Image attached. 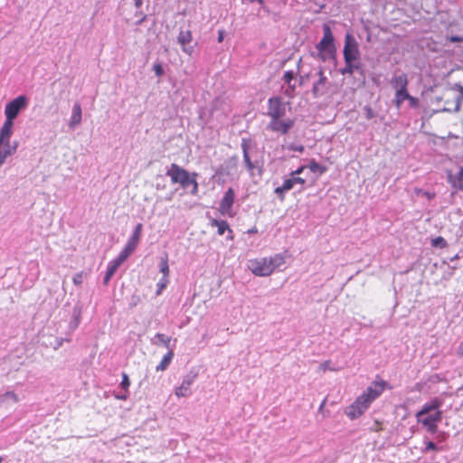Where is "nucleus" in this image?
Listing matches in <instances>:
<instances>
[{
    "mask_svg": "<svg viewBox=\"0 0 463 463\" xmlns=\"http://www.w3.org/2000/svg\"><path fill=\"white\" fill-rule=\"evenodd\" d=\"M383 390L384 383H373L345 410V413L351 420L359 418Z\"/></svg>",
    "mask_w": 463,
    "mask_h": 463,
    "instance_id": "1",
    "label": "nucleus"
},
{
    "mask_svg": "<svg viewBox=\"0 0 463 463\" xmlns=\"http://www.w3.org/2000/svg\"><path fill=\"white\" fill-rule=\"evenodd\" d=\"M442 401L434 398L423 404L421 409L415 414L418 423L422 424L428 432L434 434L438 430V424L442 420L443 412L440 411Z\"/></svg>",
    "mask_w": 463,
    "mask_h": 463,
    "instance_id": "2",
    "label": "nucleus"
},
{
    "mask_svg": "<svg viewBox=\"0 0 463 463\" xmlns=\"http://www.w3.org/2000/svg\"><path fill=\"white\" fill-rule=\"evenodd\" d=\"M165 175L171 178L173 184H179L183 189L186 190L191 187V194L196 195L198 194L197 173H189L186 169L174 163L167 169Z\"/></svg>",
    "mask_w": 463,
    "mask_h": 463,
    "instance_id": "3",
    "label": "nucleus"
},
{
    "mask_svg": "<svg viewBox=\"0 0 463 463\" xmlns=\"http://www.w3.org/2000/svg\"><path fill=\"white\" fill-rule=\"evenodd\" d=\"M463 101V86L459 83L453 84L444 95V108L446 112H458Z\"/></svg>",
    "mask_w": 463,
    "mask_h": 463,
    "instance_id": "4",
    "label": "nucleus"
},
{
    "mask_svg": "<svg viewBox=\"0 0 463 463\" xmlns=\"http://www.w3.org/2000/svg\"><path fill=\"white\" fill-rule=\"evenodd\" d=\"M323 32V38L317 44V49L319 51L321 58L325 61L326 58L334 56L335 48L334 44V36L327 24H324Z\"/></svg>",
    "mask_w": 463,
    "mask_h": 463,
    "instance_id": "5",
    "label": "nucleus"
},
{
    "mask_svg": "<svg viewBox=\"0 0 463 463\" xmlns=\"http://www.w3.org/2000/svg\"><path fill=\"white\" fill-rule=\"evenodd\" d=\"M28 105V99L24 95H20L5 105V120L14 122L20 111L24 109Z\"/></svg>",
    "mask_w": 463,
    "mask_h": 463,
    "instance_id": "6",
    "label": "nucleus"
},
{
    "mask_svg": "<svg viewBox=\"0 0 463 463\" xmlns=\"http://www.w3.org/2000/svg\"><path fill=\"white\" fill-rule=\"evenodd\" d=\"M286 114V105L280 97H271L268 99V110L266 115L271 120L279 119Z\"/></svg>",
    "mask_w": 463,
    "mask_h": 463,
    "instance_id": "7",
    "label": "nucleus"
},
{
    "mask_svg": "<svg viewBox=\"0 0 463 463\" xmlns=\"http://www.w3.org/2000/svg\"><path fill=\"white\" fill-rule=\"evenodd\" d=\"M343 52L345 62H349V61H359L360 52L358 45L354 38L350 33L345 35Z\"/></svg>",
    "mask_w": 463,
    "mask_h": 463,
    "instance_id": "8",
    "label": "nucleus"
},
{
    "mask_svg": "<svg viewBox=\"0 0 463 463\" xmlns=\"http://www.w3.org/2000/svg\"><path fill=\"white\" fill-rule=\"evenodd\" d=\"M249 269L253 274L260 277L269 276L272 273V267L269 266L268 258L250 260Z\"/></svg>",
    "mask_w": 463,
    "mask_h": 463,
    "instance_id": "9",
    "label": "nucleus"
},
{
    "mask_svg": "<svg viewBox=\"0 0 463 463\" xmlns=\"http://www.w3.org/2000/svg\"><path fill=\"white\" fill-rule=\"evenodd\" d=\"M317 75H318V80L314 82L313 87H312V94H313L314 98H319V97L325 95L328 90V88L326 86L327 78L324 74V71L322 68L319 69Z\"/></svg>",
    "mask_w": 463,
    "mask_h": 463,
    "instance_id": "10",
    "label": "nucleus"
},
{
    "mask_svg": "<svg viewBox=\"0 0 463 463\" xmlns=\"http://www.w3.org/2000/svg\"><path fill=\"white\" fill-rule=\"evenodd\" d=\"M196 376H197V374L193 372H190L189 373H187L184 377L181 385L175 389V395L177 397H187V396L191 395L192 392H191L190 387L194 383Z\"/></svg>",
    "mask_w": 463,
    "mask_h": 463,
    "instance_id": "11",
    "label": "nucleus"
},
{
    "mask_svg": "<svg viewBox=\"0 0 463 463\" xmlns=\"http://www.w3.org/2000/svg\"><path fill=\"white\" fill-rule=\"evenodd\" d=\"M293 126H294V121L291 119H288V120L273 119L269 123L268 129L274 131V132H279V133L285 135L289 131V129Z\"/></svg>",
    "mask_w": 463,
    "mask_h": 463,
    "instance_id": "12",
    "label": "nucleus"
},
{
    "mask_svg": "<svg viewBox=\"0 0 463 463\" xmlns=\"http://www.w3.org/2000/svg\"><path fill=\"white\" fill-rule=\"evenodd\" d=\"M192 41V33L189 30L184 31L181 30L179 32L177 42L182 46V50L184 52L188 55H192L194 52V47L189 45Z\"/></svg>",
    "mask_w": 463,
    "mask_h": 463,
    "instance_id": "13",
    "label": "nucleus"
},
{
    "mask_svg": "<svg viewBox=\"0 0 463 463\" xmlns=\"http://www.w3.org/2000/svg\"><path fill=\"white\" fill-rule=\"evenodd\" d=\"M234 199H235L234 190L232 188H229L225 192L222 199L220 202V212L223 214L229 213L231 212L232 204L234 203Z\"/></svg>",
    "mask_w": 463,
    "mask_h": 463,
    "instance_id": "14",
    "label": "nucleus"
},
{
    "mask_svg": "<svg viewBox=\"0 0 463 463\" xmlns=\"http://www.w3.org/2000/svg\"><path fill=\"white\" fill-rule=\"evenodd\" d=\"M241 150H242V154H243V160L246 165L247 170L250 172V174L251 175H253L254 171L257 168V165H255V163H253L251 161L250 156V152H249L250 141L243 138L241 140Z\"/></svg>",
    "mask_w": 463,
    "mask_h": 463,
    "instance_id": "15",
    "label": "nucleus"
},
{
    "mask_svg": "<svg viewBox=\"0 0 463 463\" xmlns=\"http://www.w3.org/2000/svg\"><path fill=\"white\" fill-rule=\"evenodd\" d=\"M355 71L359 72L364 79V72L360 61H349V62H345V66L340 70L342 75H352Z\"/></svg>",
    "mask_w": 463,
    "mask_h": 463,
    "instance_id": "16",
    "label": "nucleus"
},
{
    "mask_svg": "<svg viewBox=\"0 0 463 463\" xmlns=\"http://www.w3.org/2000/svg\"><path fill=\"white\" fill-rule=\"evenodd\" d=\"M448 181L452 187L463 191V167L460 166L455 175L449 172L448 174Z\"/></svg>",
    "mask_w": 463,
    "mask_h": 463,
    "instance_id": "17",
    "label": "nucleus"
},
{
    "mask_svg": "<svg viewBox=\"0 0 463 463\" xmlns=\"http://www.w3.org/2000/svg\"><path fill=\"white\" fill-rule=\"evenodd\" d=\"M81 118H82V111H81L80 104L76 102L72 108L71 119L69 121V128L71 129H75V128L80 124Z\"/></svg>",
    "mask_w": 463,
    "mask_h": 463,
    "instance_id": "18",
    "label": "nucleus"
},
{
    "mask_svg": "<svg viewBox=\"0 0 463 463\" xmlns=\"http://www.w3.org/2000/svg\"><path fill=\"white\" fill-rule=\"evenodd\" d=\"M14 122L5 120L0 129V141L2 144H5L6 147L9 145V139L13 134Z\"/></svg>",
    "mask_w": 463,
    "mask_h": 463,
    "instance_id": "19",
    "label": "nucleus"
},
{
    "mask_svg": "<svg viewBox=\"0 0 463 463\" xmlns=\"http://www.w3.org/2000/svg\"><path fill=\"white\" fill-rule=\"evenodd\" d=\"M391 84L393 89L396 90H402L407 88L408 86V78L407 75L403 72L400 74H394L391 79Z\"/></svg>",
    "mask_w": 463,
    "mask_h": 463,
    "instance_id": "20",
    "label": "nucleus"
},
{
    "mask_svg": "<svg viewBox=\"0 0 463 463\" xmlns=\"http://www.w3.org/2000/svg\"><path fill=\"white\" fill-rule=\"evenodd\" d=\"M142 229V223H137L126 245H128L129 248L136 250L141 237Z\"/></svg>",
    "mask_w": 463,
    "mask_h": 463,
    "instance_id": "21",
    "label": "nucleus"
},
{
    "mask_svg": "<svg viewBox=\"0 0 463 463\" xmlns=\"http://www.w3.org/2000/svg\"><path fill=\"white\" fill-rule=\"evenodd\" d=\"M293 181L290 178L285 179L282 185L275 189V194L281 199H284L285 193L294 188Z\"/></svg>",
    "mask_w": 463,
    "mask_h": 463,
    "instance_id": "22",
    "label": "nucleus"
},
{
    "mask_svg": "<svg viewBox=\"0 0 463 463\" xmlns=\"http://www.w3.org/2000/svg\"><path fill=\"white\" fill-rule=\"evenodd\" d=\"M120 264H118L117 261H115L114 260H111L109 265H108V269H107V271H106V274H105V277L103 279V283L104 285H108L110 279L114 276V274L116 273V271L118 270V269L119 268Z\"/></svg>",
    "mask_w": 463,
    "mask_h": 463,
    "instance_id": "23",
    "label": "nucleus"
},
{
    "mask_svg": "<svg viewBox=\"0 0 463 463\" xmlns=\"http://www.w3.org/2000/svg\"><path fill=\"white\" fill-rule=\"evenodd\" d=\"M171 342V337L166 336L164 334L157 333L155 335V336L151 339V343L155 345H164L165 347L169 349Z\"/></svg>",
    "mask_w": 463,
    "mask_h": 463,
    "instance_id": "24",
    "label": "nucleus"
},
{
    "mask_svg": "<svg viewBox=\"0 0 463 463\" xmlns=\"http://www.w3.org/2000/svg\"><path fill=\"white\" fill-rule=\"evenodd\" d=\"M409 96H410V94L407 90V88L396 90L394 100H393L395 107L397 109H400L402 102L405 99H408Z\"/></svg>",
    "mask_w": 463,
    "mask_h": 463,
    "instance_id": "25",
    "label": "nucleus"
},
{
    "mask_svg": "<svg viewBox=\"0 0 463 463\" xmlns=\"http://www.w3.org/2000/svg\"><path fill=\"white\" fill-rule=\"evenodd\" d=\"M212 226L217 227V232L219 235H223L226 231H228L229 233H232V231L230 229L229 224L226 221H218L213 219L212 221Z\"/></svg>",
    "mask_w": 463,
    "mask_h": 463,
    "instance_id": "26",
    "label": "nucleus"
},
{
    "mask_svg": "<svg viewBox=\"0 0 463 463\" xmlns=\"http://www.w3.org/2000/svg\"><path fill=\"white\" fill-rule=\"evenodd\" d=\"M174 356L173 350L169 349V351L164 355L159 364L156 366V371H165L168 365L170 364L172 358Z\"/></svg>",
    "mask_w": 463,
    "mask_h": 463,
    "instance_id": "27",
    "label": "nucleus"
},
{
    "mask_svg": "<svg viewBox=\"0 0 463 463\" xmlns=\"http://www.w3.org/2000/svg\"><path fill=\"white\" fill-rule=\"evenodd\" d=\"M17 149V143H14V146H8L4 150L0 151V166L5 163V159L15 153Z\"/></svg>",
    "mask_w": 463,
    "mask_h": 463,
    "instance_id": "28",
    "label": "nucleus"
},
{
    "mask_svg": "<svg viewBox=\"0 0 463 463\" xmlns=\"http://www.w3.org/2000/svg\"><path fill=\"white\" fill-rule=\"evenodd\" d=\"M268 261L269 262V266L272 267V272L285 263L284 257L280 254H276L275 256L269 258Z\"/></svg>",
    "mask_w": 463,
    "mask_h": 463,
    "instance_id": "29",
    "label": "nucleus"
},
{
    "mask_svg": "<svg viewBox=\"0 0 463 463\" xmlns=\"http://www.w3.org/2000/svg\"><path fill=\"white\" fill-rule=\"evenodd\" d=\"M134 250V249L129 248L128 245H125L124 249L114 260L121 265L128 258V256L132 254Z\"/></svg>",
    "mask_w": 463,
    "mask_h": 463,
    "instance_id": "30",
    "label": "nucleus"
},
{
    "mask_svg": "<svg viewBox=\"0 0 463 463\" xmlns=\"http://www.w3.org/2000/svg\"><path fill=\"white\" fill-rule=\"evenodd\" d=\"M309 169L311 170V172L313 173H320V174H323L326 171V167L318 164L317 162H316L315 160H312L309 164Z\"/></svg>",
    "mask_w": 463,
    "mask_h": 463,
    "instance_id": "31",
    "label": "nucleus"
},
{
    "mask_svg": "<svg viewBox=\"0 0 463 463\" xmlns=\"http://www.w3.org/2000/svg\"><path fill=\"white\" fill-rule=\"evenodd\" d=\"M159 269L164 274V277H167L169 274V266L167 258L161 259L159 262Z\"/></svg>",
    "mask_w": 463,
    "mask_h": 463,
    "instance_id": "32",
    "label": "nucleus"
},
{
    "mask_svg": "<svg viewBox=\"0 0 463 463\" xmlns=\"http://www.w3.org/2000/svg\"><path fill=\"white\" fill-rule=\"evenodd\" d=\"M12 400L14 402H17L19 401L18 396L14 392H6L1 396V402H5L7 400Z\"/></svg>",
    "mask_w": 463,
    "mask_h": 463,
    "instance_id": "33",
    "label": "nucleus"
},
{
    "mask_svg": "<svg viewBox=\"0 0 463 463\" xmlns=\"http://www.w3.org/2000/svg\"><path fill=\"white\" fill-rule=\"evenodd\" d=\"M431 245L433 247L444 248L447 245V242L444 238L439 236L432 240Z\"/></svg>",
    "mask_w": 463,
    "mask_h": 463,
    "instance_id": "34",
    "label": "nucleus"
},
{
    "mask_svg": "<svg viewBox=\"0 0 463 463\" xmlns=\"http://www.w3.org/2000/svg\"><path fill=\"white\" fill-rule=\"evenodd\" d=\"M168 283V279H167V277H163L159 282L157 283V291H156V294L159 295L161 294L162 290L166 287Z\"/></svg>",
    "mask_w": 463,
    "mask_h": 463,
    "instance_id": "35",
    "label": "nucleus"
},
{
    "mask_svg": "<svg viewBox=\"0 0 463 463\" xmlns=\"http://www.w3.org/2000/svg\"><path fill=\"white\" fill-rule=\"evenodd\" d=\"M295 78V73L292 71H287L283 75L285 83L289 84Z\"/></svg>",
    "mask_w": 463,
    "mask_h": 463,
    "instance_id": "36",
    "label": "nucleus"
},
{
    "mask_svg": "<svg viewBox=\"0 0 463 463\" xmlns=\"http://www.w3.org/2000/svg\"><path fill=\"white\" fill-rule=\"evenodd\" d=\"M295 90H296V84L290 82L289 84H288V88L285 90V95L289 98H292L294 96Z\"/></svg>",
    "mask_w": 463,
    "mask_h": 463,
    "instance_id": "37",
    "label": "nucleus"
},
{
    "mask_svg": "<svg viewBox=\"0 0 463 463\" xmlns=\"http://www.w3.org/2000/svg\"><path fill=\"white\" fill-rule=\"evenodd\" d=\"M130 385V381L127 373H123L122 375V381L120 383V386L125 390L128 391V388Z\"/></svg>",
    "mask_w": 463,
    "mask_h": 463,
    "instance_id": "38",
    "label": "nucleus"
},
{
    "mask_svg": "<svg viewBox=\"0 0 463 463\" xmlns=\"http://www.w3.org/2000/svg\"><path fill=\"white\" fill-rule=\"evenodd\" d=\"M364 110L365 112V118L367 119H372L373 118L375 117V112L373 111V109L371 107L365 106L364 108Z\"/></svg>",
    "mask_w": 463,
    "mask_h": 463,
    "instance_id": "39",
    "label": "nucleus"
},
{
    "mask_svg": "<svg viewBox=\"0 0 463 463\" xmlns=\"http://www.w3.org/2000/svg\"><path fill=\"white\" fill-rule=\"evenodd\" d=\"M153 71L158 77H161L164 74V69L160 63H155L153 66Z\"/></svg>",
    "mask_w": 463,
    "mask_h": 463,
    "instance_id": "40",
    "label": "nucleus"
},
{
    "mask_svg": "<svg viewBox=\"0 0 463 463\" xmlns=\"http://www.w3.org/2000/svg\"><path fill=\"white\" fill-rule=\"evenodd\" d=\"M72 281L73 283L76 285V286H80L81 285L82 281H83V277H82V273H77L73 276L72 278Z\"/></svg>",
    "mask_w": 463,
    "mask_h": 463,
    "instance_id": "41",
    "label": "nucleus"
},
{
    "mask_svg": "<svg viewBox=\"0 0 463 463\" xmlns=\"http://www.w3.org/2000/svg\"><path fill=\"white\" fill-rule=\"evenodd\" d=\"M407 100L409 101L410 106L411 108H418L419 107V99L417 98H414V97L410 95Z\"/></svg>",
    "mask_w": 463,
    "mask_h": 463,
    "instance_id": "42",
    "label": "nucleus"
},
{
    "mask_svg": "<svg viewBox=\"0 0 463 463\" xmlns=\"http://www.w3.org/2000/svg\"><path fill=\"white\" fill-rule=\"evenodd\" d=\"M290 177L293 181L294 185H296V184L303 185L306 183V180L299 176L290 175Z\"/></svg>",
    "mask_w": 463,
    "mask_h": 463,
    "instance_id": "43",
    "label": "nucleus"
},
{
    "mask_svg": "<svg viewBox=\"0 0 463 463\" xmlns=\"http://www.w3.org/2000/svg\"><path fill=\"white\" fill-rule=\"evenodd\" d=\"M437 449H438V448H437V445H436L434 442H432V441H428V442L426 443V447H425V449H424V450H423V451H424V452H428V451H430V450H436Z\"/></svg>",
    "mask_w": 463,
    "mask_h": 463,
    "instance_id": "44",
    "label": "nucleus"
},
{
    "mask_svg": "<svg viewBox=\"0 0 463 463\" xmlns=\"http://www.w3.org/2000/svg\"><path fill=\"white\" fill-rule=\"evenodd\" d=\"M288 149L302 153L304 151V146L302 145L291 144L288 146Z\"/></svg>",
    "mask_w": 463,
    "mask_h": 463,
    "instance_id": "45",
    "label": "nucleus"
},
{
    "mask_svg": "<svg viewBox=\"0 0 463 463\" xmlns=\"http://www.w3.org/2000/svg\"><path fill=\"white\" fill-rule=\"evenodd\" d=\"M448 40L450 43H463V36L451 35V36L448 37Z\"/></svg>",
    "mask_w": 463,
    "mask_h": 463,
    "instance_id": "46",
    "label": "nucleus"
},
{
    "mask_svg": "<svg viewBox=\"0 0 463 463\" xmlns=\"http://www.w3.org/2000/svg\"><path fill=\"white\" fill-rule=\"evenodd\" d=\"M238 163V157L236 156L231 157L228 161V165L232 167H236Z\"/></svg>",
    "mask_w": 463,
    "mask_h": 463,
    "instance_id": "47",
    "label": "nucleus"
},
{
    "mask_svg": "<svg viewBox=\"0 0 463 463\" xmlns=\"http://www.w3.org/2000/svg\"><path fill=\"white\" fill-rule=\"evenodd\" d=\"M320 367L323 371H326V370H333L331 367H330V362L329 361H326L324 363H322L320 364Z\"/></svg>",
    "mask_w": 463,
    "mask_h": 463,
    "instance_id": "48",
    "label": "nucleus"
},
{
    "mask_svg": "<svg viewBox=\"0 0 463 463\" xmlns=\"http://www.w3.org/2000/svg\"><path fill=\"white\" fill-rule=\"evenodd\" d=\"M304 169H305V166H300L297 170L292 171L290 173V175L298 176V175H300L303 172Z\"/></svg>",
    "mask_w": 463,
    "mask_h": 463,
    "instance_id": "49",
    "label": "nucleus"
},
{
    "mask_svg": "<svg viewBox=\"0 0 463 463\" xmlns=\"http://www.w3.org/2000/svg\"><path fill=\"white\" fill-rule=\"evenodd\" d=\"M134 5L137 8H140L143 5V0H134Z\"/></svg>",
    "mask_w": 463,
    "mask_h": 463,
    "instance_id": "50",
    "label": "nucleus"
},
{
    "mask_svg": "<svg viewBox=\"0 0 463 463\" xmlns=\"http://www.w3.org/2000/svg\"><path fill=\"white\" fill-rule=\"evenodd\" d=\"M222 40H223V33L220 31L219 35H218V42L222 43Z\"/></svg>",
    "mask_w": 463,
    "mask_h": 463,
    "instance_id": "51",
    "label": "nucleus"
},
{
    "mask_svg": "<svg viewBox=\"0 0 463 463\" xmlns=\"http://www.w3.org/2000/svg\"><path fill=\"white\" fill-rule=\"evenodd\" d=\"M146 19V15H143L141 19L137 22V25L141 24Z\"/></svg>",
    "mask_w": 463,
    "mask_h": 463,
    "instance_id": "52",
    "label": "nucleus"
},
{
    "mask_svg": "<svg viewBox=\"0 0 463 463\" xmlns=\"http://www.w3.org/2000/svg\"><path fill=\"white\" fill-rule=\"evenodd\" d=\"M117 398L119 399V400H127L128 395L126 393L125 394H120V395H117Z\"/></svg>",
    "mask_w": 463,
    "mask_h": 463,
    "instance_id": "53",
    "label": "nucleus"
},
{
    "mask_svg": "<svg viewBox=\"0 0 463 463\" xmlns=\"http://www.w3.org/2000/svg\"><path fill=\"white\" fill-rule=\"evenodd\" d=\"M449 267L451 269V271L449 272V275L452 276L453 275V271L457 269V267H455V266H449Z\"/></svg>",
    "mask_w": 463,
    "mask_h": 463,
    "instance_id": "54",
    "label": "nucleus"
},
{
    "mask_svg": "<svg viewBox=\"0 0 463 463\" xmlns=\"http://www.w3.org/2000/svg\"><path fill=\"white\" fill-rule=\"evenodd\" d=\"M326 399H325V400L322 402V403L320 404V407H319V410H320V411L324 408V406H325V404H326Z\"/></svg>",
    "mask_w": 463,
    "mask_h": 463,
    "instance_id": "55",
    "label": "nucleus"
},
{
    "mask_svg": "<svg viewBox=\"0 0 463 463\" xmlns=\"http://www.w3.org/2000/svg\"><path fill=\"white\" fill-rule=\"evenodd\" d=\"M458 258V255H455L454 257H452V258L450 259V260H457Z\"/></svg>",
    "mask_w": 463,
    "mask_h": 463,
    "instance_id": "56",
    "label": "nucleus"
},
{
    "mask_svg": "<svg viewBox=\"0 0 463 463\" xmlns=\"http://www.w3.org/2000/svg\"><path fill=\"white\" fill-rule=\"evenodd\" d=\"M137 305V302L136 301H132V303L130 304L131 307H134Z\"/></svg>",
    "mask_w": 463,
    "mask_h": 463,
    "instance_id": "57",
    "label": "nucleus"
},
{
    "mask_svg": "<svg viewBox=\"0 0 463 463\" xmlns=\"http://www.w3.org/2000/svg\"><path fill=\"white\" fill-rule=\"evenodd\" d=\"M304 83L303 81V78L301 77L300 80H299V85H302Z\"/></svg>",
    "mask_w": 463,
    "mask_h": 463,
    "instance_id": "58",
    "label": "nucleus"
},
{
    "mask_svg": "<svg viewBox=\"0 0 463 463\" xmlns=\"http://www.w3.org/2000/svg\"><path fill=\"white\" fill-rule=\"evenodd\" d=\"M460 349H461V350H462V352H463V343H462V344H461V345H460Z\"/></svg>",
    "mask_w": 463,
    "mask_h": 463,
    "instance_id": "59",
    "label": "nucleus"
},
{
    "mask_svg": "<svg viewBox=\"0 0 463 463\" xmlns=\"http://www.w3.org/2000/svg\"><path fill=\"white\" fill-rule=\"evenodd\" d=\"M2 461H3V457L0 456V463H2Z\"/></svg>",
    "mask_w": 463,
    "mask_h": 463,
    "instance_id": "60",
    "label": "nucleus"
},
{
    "mask_svg": "<svg viewBox=\"0 0 463 463\" xmlns=\"http://www.w3.org/2000/svg\"><path fill=\"white\" fill-rule=\"evenodd\" d=\"M3 145L2 142L0 141V146Z\"/></svg>",
    "mask_w": 463,
    "mask_h": 463,
    "instance_id": "61",
    "label": "nucleus"
},
{
    "mask_svg": "<svg viewBox=\"0 0 463 463\" xmlns=\"http://www.w3.org/2000/svg\"><path fill=\"white\" fill-rule=\"evenodd\" d=\"M462 52H463V49H462Z\"/></svg>",
    "mask_w": 463,
    "mask_h": 463,
    "instance_id": "62",
    "label": "nucleus"
}]
</instances>
